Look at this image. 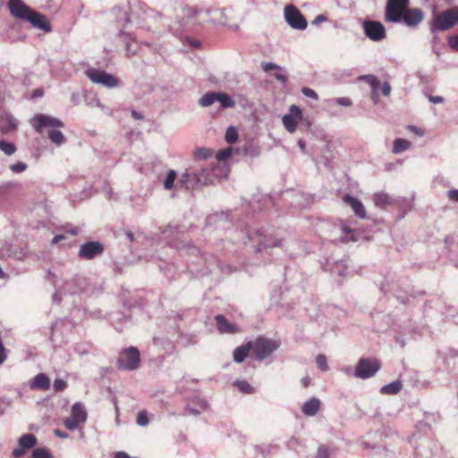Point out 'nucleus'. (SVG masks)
Listing matches in <instances>:
<instances>
[{
    "label": "nucleus",
    "instance_id": "nucleus-1",
    "mask_svg": "<svg viewBox=\"0 0 458 458\" xmlns=\"http://www.w3.org/2000/svg\"><path fill=\"white\" fill-rule=\"evenodd\" d=\"M31 125L38 133L47 131V136L50 141L57 146L62 145L65 141V137L59 130L64 126V123L55 117L47 114H36L31 119Z\"/></svg>",
    "mask_w": 458,
    "mask_h": 458
},
{
    "label": "nucleus",
    "instance_id": "nucleus-2",
    "mask_svg": "<svg viewBox=\"0 0 458 458\" xmlns=\"http://www.w3.org/2000/svg\"><path fill=\"white\" fill-rule=\"evenodd\" d=\"M140 356L136 347L131 346L123 350L116 361V367L121 370H134L140 366Z\"/></svg>",
    "mask_w": 458,
    "mask_h": 458
},
{
    "label": "nucleus",
    "instance_id": "nucleus-3",
    "mask_svg": "<svg viewBox=\"0 0 458 458\" xmlns=\"http://www.w3.org/2000/svg\"><path fill=\"white\" fill-rule=\"evenodd\" d=\"M458 23V6L441 12L435 16L432 30L445 31Z\"/></svg>",
    "mask_w": 458,
    "mask_h": 458
},
{
    "label": "nucleus",
    "instance_id": "nucleus-4",
    "mask_svg": "<svg viewBox=\"0 0 458 458\" xmlns=\"http://www.w3.org/2000/svg\"><path fill=\"white\" fill-rule=\"evenodd\" d=\"M279 342L264 336H259L252 342L253 352L259 360L270 356L278 347Z\"/></svg>",
    "mask_w": 458,
    "mask_h": 458
},
{
    "label": "nucleus",
    "instance_id": "nucleus-5",
    "mask_svg": "<svg viewBox=\"0 0 458 458\" xmlns=\"http://www.w3.org/2000/svg\"><path fill=\"white\" fill-rule=\"evenodd\" d=\"M409 6V0H387L385 21L398 23L402 21V15Z\"/></svg>",
    "mask_w": 458,
    "mask_h": 458
},
{
    "label": "nucleus",
    "instance_id": "nucleus-6",
    "mask_svg": "<svg viewBox=\"0 0 458 458\" xmlns=\"http://www.w3.org/2000/svg\"><path fill=\"white\" fill-rule=\"evenodd\" d=\"M381 368L380 361L376 359L362 358L355 368L354 375L356 377L366 379L373 377Z\"/></svg>",
    "mask_w": 458,
    "mask_h": 458
},
{
    "label": "nucleus",
    "instance_id": "nucleus-7",
    "mask_svg": "<svg viewBox=\"0 0 458 458\" xmlns=\"http://www.w3.org/2000/svg\"><path fill=\"white\" fill-rule=\"evenodd\" d=\"M284 17L286 22L295 30H305L308 22L302 13L294 5H286L284 8Z\"/></svg>",
    "mask_w": 458,
    "mask_h": 458
},
{
    "label": "nucleus",
    "instance_id": "nucleus-8",
    "mask_svg": "<svg viewBox=\"0 0 458 458\" xmlns=\"http://www.w3.org/2000/svg\"><path fill=\"white\" fill-rule=\"evenodd\" d=\"M86 75L92 82L101 84L106 88H114L119 84V81L112 74L98 69H89Z\"/></svg>",
    "mask_w": 458,
    "mask_h": 458
},
{
    "label": "nucleus",
    "instance_id": "nucleus-9",
    "mask_svg": "<svg viewBox=\"0 0 458 458\" xmlns=\"http://www.w3.org/2000/svg\"><path fill=\"white\" fill-rule=\"evenodd\" d=\"M365 35L373 41H381L386 37L383 24L376 21H365L363 22Z\"/></svg>",
    "mask_w": 458,
    "mask_h": 458
},
{
    "label": "nucleus",
    "instance_id": "nucleus-10",
    "mask_svg": "<svg viewBox=\"0 0 458 458\" xmlns=\"http://www.w3.org/2000/svg\"><path fill=\"white\" fill-rule=\"evenodd\" d=\"M301 116V110L297 106L292 105L290 106V113L283 116V124L289 132L293 133L296 131Z\"/></svg>",
    "mask_w": 458,
    "mask_h": 458
},
{
    "label": "nucleus",
    "instance_id": "nucleus-11",
    "mask_svg": "<svg viewBox=\"0 0 458 458\" xmlns=\"http://www.w3.org/2000/svg\"><path fill=\"white\" fill-rule=\"evenodd\" d=\"M424 19V13L420 8H409L402 15V21L411 28L417 27Z\"/></svg>",
    "mask_w": 458,
    "mask_h": 458
},
{
    "label": "nucleus",
    "instance_id": "nucleus-12",
    "mask_svg": "<svg viewBox=\"0 0 458 458\" xmlns=\"http://www.w3.org/2000/svg\"><path fill=\"white\" fill-rule=\"evenodd\" d=\"M103 251L104 247L100 242H88L81 247L79 256L82 259H91Z\"/></svg>",
    "mask_w": 458,
    "mask_h": 458
},
{
    "label": "nucleus",
    "instance_id": "nucleus-13",
    "mask_svg": "<svg viewBox=\"0 0 458 458\" xmlns=\"http://www.w3.org/2000/svg\"><path fill=\"white\" fill-rule=\"evenodd\" d=\"M25 21H28L34 27L41 29L44 31L48 32L51 30V25L49 21L47 20L46 16L32 9L30 11Z\"/></svg>",
    "mask_w": 458,
    "mask_h": 458
},
{
    "label": "nucleus",
    "instance_id": "nucleus-14",
    "mask_svg": "<svg viewBox=\"0 0 458 458\" xmlns=\"http://www.w3.org/2000/svg\"><path fill=\"white\" fill-rule=\"evenodd\" d=\"M8 7L11 14L17 19L25 20L31 8L21 0H9Z\"/></svg>",
    "mask_w": 458,
    "mask_h": 458
},
{
    "label": "nucleus",
    "instance_id": "nucleus-15",
    "mask_svg": "<svg viewBox=\"0 0 458 458\" xmlns=\"http://www.w3.org/2000/svg\"><path fill=\"white\" fill-rule=\"evenodd\" d=\"M217 330L220 334H237L240 332V328L235 325L230 323L224 315H216L215 317Z\"/></svg>",
    "mask_w": 458,
    "mask_h": 458
},
{
    "label": "nucleus",
    "instance_id": "nucleus-16",
    "mask_svg": "<svg viewBox=\"0 0 458 458\" xmlns=\"http://www.w3.org/2000/svg\"><path fill=\"white\" fill-rule=\"evenodd\" d=\"M343 199L346 204H348L352 208V209L359 218L365 219L367 217L365 207L358 199L347 194L344 197Z\"/></svg>",
    "mask_w": 458,
    "mask_h": 458
},
{
    "label": "nucleus",
    "instance_id": "nucleus-17",
    "mask_svg": "<svg viewBox=\"0 0 458 458\" xmlns=\"http://www.w3.org/2000/svg\"><path fill=\"white\" fill-rule=\"evenodd\" d=\"M207 408L208 403L206 401L195 397L187 403L185 410L189 414L197 415L207 410Z\"/></svg>",
    "mask_w": 458,
    "mask_h": 458
},
{
    "label": "nucleus",
    "instance_id": "nucleus-18",
    "mask_svg": "<svg viewBox=\"0 0 458 458\" xmlns=\"http://www.w3.org/2000/svg\"><path fill=\"white\" fill-rule=\"evenodd\" d=\"M252 349V341H249L245 344L237 347L233 353V360L236 363H242L249 356Z\"/></svg>",
    "mask_w": 458,
    "mask_h": 458
},
{
    "label": "nucleus",
    "instance_id": "nucleus-19",
    "mask_svg": "<svg viewBox=\"0 0 458 458\" xmlns=\"http://www.w3.org/2000/svg\"><path fill=\"white\" fill-rule=\"evenodd\" d=\"M373 201L380 208H386L394 204V199L388 193L383 191L376 192L373 195Z\"/></svg>",
    "mask_w": 458,
    "mask_h": 458
},
{
    "label": "nucleus",
    "instance_id": "nucleus-20",
    "mask_svg": "<svg viewBox=\"0 0 458 458\" xmlns=\"http://www.w3.org/2000/svg\"><path fill=\"white\" fill-rule=\"evenodd\" d=\"M50 387V380L44 373L38 374L30 383L31 389L47 390Z\"/></svg>",
    "mask_w": 458,
    "mask_h": 458
},
{
    "label": "nucleus",
    "instance_id": "nucleus-21",
    "mask_svg": "<svg viewBox=\"0 0 458 458\" xmlns=\"http://www.w3.org/2000/svg\"><path fill=\"white\" fill-rule=\"evenodd\" d=\"M321 402L318 398H311L302 405V412L307 416H314L320 409Z\"/></svg>",
    "mask_w": 458,
    "mask_h": 458
},
{
    "label": "nucleus",
    "instance_id": "nucleus-22",
    "mask_svg": "<svg viewBox=\"0 0 458 458\" xmlns=\"http://www.w3.org/2000/svg\"><path fill=\"white\" fill-rule=\"evenodd\" d=\"M79 423H83L87 420V411L81 403H76L72 407V414Z\"/></svg>",
    "mask_w": 458,
    "mask_h": 458
},
{
    "label": "nucleus",
    "instance_id": "nucleus-23",
    "mask_svg": "<svg viewBox=\"0 0 458 458\" xmlns=\"http://www.w3.org/2000/svg\"><path fill=\"white\" fill-rule=\"evenodd\" d=\"M402 387V382L396 380L382 386L380 389V393L383 394H396L401 391Z\"/></svg>",
    "mask_w": 458,
    "mask_h": 458
},
{
    "label": "nucleus",
    "instance_id": "nucleus-24",
    "mask_svg": "<svg viewBox=\"0 0 458 458\" xmlns=\"http://www.w3.org/2000/svg\"><path fill=\"white\" fill-rule=\"evenodd\" d=\"M193 180H196L198 182L200 181V179L197 177V174H191L189 173H184L181 176V178L178 182V185L182 189H189L191 187Z\"/></svg>",
    "mask_w": 458,
    "mask_h": 458
},
{
    "label": "nucleus",
    "instance_id": "nucleus-25",
    "mask_svg": "<svg viewBox=\"0 0 458 458\" xmlns=\"http://www.w3.org/2000/svg\"><path fill=\"white\" fill-rule=\"evenodd\" d=\"M36 444L37 438L32 434H25L19 438V445L24 449L32 448L36 445Z\"/></svg>",
    "mask_w": 458,
    "mask_h": 458
},
{
    "label": "nucleus",
    "instance_id": "nucleus-26",
    "mask_svg": "<svg viewBox=\"0 0 458 458\" xmlns=\"http://www.w3.org/2000/svg\"><path fill=\"white\" fill-rule=\"evenodd\" d=\"M411 143L409 140L398 138V139L394 140V141L393 152L394 154L402 153V152L409 149L411 148Z\"/></svg>",
    "mask_w": 458,
    "mask_h": 458
},
{
    "label": "nucleus",
    "instance_id": "nucleus-27",
    "mask_svg": "<svg viewBox=\"0 0 458 458\" xmlns=\"http://www.w3.org/2000/svg\"><path fill=\"white\" fill-rule=\"evenodd\" d=\"M3 125L1 131L3 133H8L17 127V121L11 115H6L3 120Z\"/></svg>",
    "mask_w": 458,
    "mask_h": 458
},
{
    "label": "nucleus",
    "instance_id": "nucleus-28",
    "mask_svg": "<svg viewBox=\"0 0 458 458\" xmlns=\"http://www.w3.org/2000/svg\"><path fill=\"white\" fill-rule=\"evenodd\" d=\"M216 99H217V93L208 92L199 99V103L202 106H209L213 103H215L216 101Z\"/></svg>",
    "mask_w": 458,
    "mask_h": 458
},
{
    "label": "nucleus",
    "instance_id": "nucleus-29",
    "mask_svg": "<svg viewBox=\"0 0 458 458\" xmlns=\"http://www.w3.org/2000/svg\"><path fill=\"white\" fill-rule=\"evenodd\" d=\"M224 108L233 107L234 106V101L225 93H217V99Z\"/></svg>",
    "mask_w": 458,
    "mask_h": 458
},
{
    "label": "nucleus",
    "instance_id": "nucleus-30",
    "mask_svg": "<svg viewBox=\"0 0 458 458\" xmlns=\"http://www.w3.org/2000/svg\"><path fill=\"white\" fill-rule=\"evenodd\" d=\"M176 177V172L174 170H169L164 181V188L168 191L172 190L174 187Z\"/></svg>",
    "mask_w": 458,
    "mask_h": 458
},
{
    "label": "nucleus",
    "instance_id": "nucleus-31",
    "mask_svg": "<svg viewBox=\"0 0 458 458\" xmlns=\"http://www.w3.org/2000/svg\"><path fill=\"white\" fill-rule=\"evenodd\" d=\"M16 146L5 140H0V150L3 151L5 155L11 156L16 152Z\"/></svg>",
    "mask_w": 458,
    "mask_h": 458
},
{
    "label": "nucleus",
    "instance_id": "nucleus-32",
    "mask_svg": "<svg viewBox=\"0 0 458 458\" xmlns=\"http://www.w3.org/2000/svg\"><path fill=\"white\" fill-rule=\"evenodd\" d=\"M233 385L243 394H252L254 392V388L245 380H237Z\"/></svg>",
    "mask_w": 458,
    "mask_h": 458
},
{
    "label": "nucleus",
    "instance_id": "nucleus-33",
    "mask_svg": "<svg viewBox=\"0 0 458 458\" xmlns=\"http://www.w3.org/2000/svg\"><path fill=\"white\" fill-rule=\"evenodd\" d=\"M343 235L341 237V241L344 242H347L349 241H356L353 231L348 227L346 225H343L341 227Z\"/></svg>",
    "mask_w": 458,
    "mask_h": 458
},
{
    "label": "nucleus",
    "instance_id": "nucleus-34",
    "mask_svg": "<svg viewBox=\"0 0 458 458\" xmlns=\"http://www.w3.org/2000/svg\"><path fill=\"white\" fill-rule=\"evenodd\" d=\"M213 154V151L208 148H199L194 151L195 159H208Z\"/></svg>",
    "mask_w": 458,
    "mask_h": 458
},
{
    "label": "nucleus",
    "instance_id": "nucleus-35",
    "mask_svg": "<svg viewBox=\"0 0 458 458\" xmlns=\"http://www.w3.org/2000/svg\"><path fill=\"white\" fill-rule=\"evenodd\" d=\"M237 140H238L237 130L234 127H232V126L229 127L225 132V140L230 144H233V143L236 142Z\"/></svg>",
    "mask_w": 458,
    "mask_h": 458
},
{
    "label": "nucleus",
    "instance_id": "nucleus-36",
    "mask_svg": "<svg viewBox=\"0 0 458 458\" xmlns=\"http://www.w3.org/2000/svg\"><path fill=\"white\" fill-rule=\"evenodd\" d=\"M233 154L232 148H226L217 152L216 159L218 161H226Z\"/></svg>",
    "mask_w": 458,
    "mask_h": 458
},
{
    "label": "nucleus",
    "instance_id": "nucleus-37",
    "mask_svg": "<svg viewBox=\"0 0 458 458\" xmlns=\"http://www.w3.org/2000/svg\"><path fill=\"white\" fill-rule=\"evenodd\" d=\"M32 458H51V454L46 448H36L32 452Z\"/></svg>",
    "mask_w": 458,
    "mask_h": 458
},
{
    "label": "nucleus",
    "instance_id": "nucleus-38",
    "mask_svg": "<svg viewBox=\"0 0 458 458\" xmlns=\"http://www.w3.org/2000/svg\"><path fill=\"white\" fill-rule=\"evenodd\" d=\"M316 363L317 366L322 370V371H327L328 366H327V357L324 354H319L316 358Z\"/></svg>",
    "mask_w": 458,
    "mask_h": 458
},
{
    "label": "nucleus",
    "instance_id": "nucleus-39",
    "mask_svg": "<svg viewBox=\"0 0 458 458\" xmlns=\"http://www.w3.org/2000/svg\"><path fill=\"white\" fill-rule=\"evenodd\" d=\"M80 424L81 423H79L72 416L66 418L64 420V425L70 430L76 429Z\"/></svg>",
    "mask_w": 458,
    "mask_h": 458
},
{
    "label": "nucleus",
    "instance_id": "nucleus-40",
    "mask_svg": "<svg viewBox=\"0 0 458 458\" xmlns=\"http://www.w3.org/2000/svg\"><path fill=\"white\" fill-rule=\"evenodd\" d=\"M148 417L146 411H141L137 415V424L140 426H147L148 424Z\"/></svg>",
    "mask_w": 458,
    "mask_h": 458
},
{
    "label": "nucleus",
    "instance_id": "nucleus-41",
    "mask_svg": "<svg viewBox=\"0 0 458 458\" xmlns=\"http://www.w3.org/2000/svg\"><path fill=\"white\" fill-rule=\"evenodd\" d=\"M265 248H273V247H281L282 246V239L270 237L267 239L265 243Z\"/></svg>",
    "mask_w": 458,
    "mask_h": 458
},
{
    "label": "nucleus",
    "instance_id": "nucleus-42",
    "mask_svg": "<svg viewBox=\"0 0 458 458\" xmlns=\"http://www.w3.org/2000/svg\"><path fill=\"white\" fill-rule=\"evenodd\" d=\"M28 165L23 162H17L10 166L13 173H21L27 169Z\"/></svg>",
    "mask_w": 458,
    "mask_h": 458
},
{
    "label": "nucleus",
    "instance_id": "nucleus-43",
    "mask_svg": "<svg viewBox=\"0 0 458 458\" xmlns=\"http://www.w3.org/2000/svg\"><path fill=\"white\" fill-rule=\"evenodd\" d=\"M67 387V383L61 378H56L54 381V388L55 391H62L64 390Z\"/></svg>",
    "mask_w": 458,
    "mask_h": 458
},
{
    "label": "nucleus",
    "instance_id": "nucleus-44",
    "mask_svg": "<svg viewBox=\"0 0 458 458\" xmlns=\"http://www.w3.org/2000/svg\"><path fill=\"white\" fill-rule=\"evenodd\" d=\"M330 450L326 446H320L318 450L316 458H329Z\"/></svg>",
    "mask_w": 458,
    "mask_h": 458
},
{
    "label": "nucleus",
    "instance_id": "nucleus-45",
    "mask_svg": "<svg viewBox=\"0 0 458 458\" xmlns=\"http://www.w3.org/2000/svg\"><path fill=\"white\" fill-rule=\"evenodd\" d=\"M301 92L308 98H313L315 100L318 99V94L310 88H302Z\"/></svg>",
    "mask_w": 458,
    "mask_h": 458
},
{
    "label": "nucleus",
    "instance_id": "nucleus-46",
    "mask_svg": "<svg viewBox=\"0 0 458 458\" xmlns=\"http://www.w3.org/2000/svg\"><path fill=\"white\" fill-rule=\"evenodd\" d=\"M262 68L265 72H269L271 70H280V67L273 63H263Z\"/></svg>",
    "mask_w": 458,
    "mask_h": 458
},
{
    "label": "nucleus",
    "instance_id": "nucleus-47",
    "mask_svg": "<svg viewBox=\"0 0 458 458\" xmlns=\"http://www.w3.org/2000/svg\"><path fill=\"white\" fill-rule=\"evenodd\" d=\"M335 102L344 106H349L352 104V101L348 98H336Z\"/></svg>",
    "mask_w": 458,
    "mask_h": 458
},
{
    "label": "nucleus",
    "instance_id": "nucleus-48",
    "mask_svg": "<svg viewBox=\"0 0 458 458\" xmlns=\"http://www.w3.org/2000/svg\"><path fill=\"white\" fill-rule=\"evenodd\" d=\"M447 196L450 200L458 201V190L453 189L448 191Z\"/></svg>",
    "mask_w": 458,
    "mask_h": 458
},
{
    "label": "nucleus",
    "instance_id": "nucleus-49",
    "mask_svg": "<svg viewBox=\"0 0 458 458\" xmlns=\"http://www.w3.org/2000/svg\"><path fill=\"white\" fill-rule=\"evenodd\" d=\"M449 46L451 48L458 50V35L450 38Z\"/></svg>",
    "mask_w": 458,
    "mask_h": 458
},
{
    "label": "nucleus",
    "instance_id": "nucleus-50",
    "mask_svg": "<svg viewBox=\"0 0 458 458\" xmlns=\"http://www.w3.org/2000/svg\"><path fill=\"white\" fill-rule=\"evenodd\" d=\"M23 454H24V448H22L20 445H19L18 448H15V449L13 450V456L14 458H19V457H21Z\"/></svg>",
    "mask_w": 458,
    "mask_h": 458
},
{
    "label": "nucleus",
    "instance_id": "nucleus-51",
    "mask_svg": "<svg viewBox=\"0 0 458 458\" xmlns=\"http://www.w3.org/2000/svg\"><path fill=\"white\" fill-rule=\"evenodd\" d=\"M382 94L384 96H389L390 92H391V86L388 82H385L382 86Z\"/></svg>",
    "mask_w": 458,
    "mask_h": 458
},
{
    "label": "nucleus",
    "instance_id": "nucleus-52",
    "mask_svg": "<svg viewBox=\"0 0 458 458\" xmlns=\"http://www.w3.org/2000/svg\"><path fill=\"white\" fill-rule=\"evenodd\" d=\"M408 129L419 136H422L424 134V131L422 129L417 128L415 126L411 125L408 127Z\"/></svg>",
    "mask_w": 458,
    "mask_h": 458
},
{
    "label": "nucleus",
    "instance_id": "nucleus-53",
    "mask_svg": "<svg viewBox=\"0 0 458 458\" xmlns=\"http://www.w3.org/2000/svg\"><path fill=\"white\" fill-rule=\"evenodd\" d=\"M429 101L434 103V104H439V103H442L444 101V98L440 96H430L429 97Z\"/></svg>",
    "mask_w": 458,
    "mask_h": 458
},
{
    "label": "nucleus",
    "instance_id": "nucleus-54",
    "mask_svg": "<svg viewBox=\"0 0 458 458\" xmlns=\"http://www.w3.org/2000/svg\"><path fill=\"white\" fill-rule=\"evenodd\" d=\"M65 239V236L64 234H57L55 235L53 240H52V244H55V243H58L59 242H61L62 240Z\"/></svg>",
    "mask_w": 458,
    "mask_h": 458
},
{
    "label": "nucleus",
    "instance_id": "nucleus-55",
    "mask_svg": "<svg viewBox=\"0 0 458 458\" xmlns=\"http://www.w3.org/2000/svg\"><path fill=\"white\" fill-rule=\"evenodd\" d=\"M275 78H276L277 81H282V82H285V81H286V80H287L286 75H284V74H283V73H280V72L276 73V74H275Z\"/></svg>",
    "mask_w": 458,
    "mask_h": 458
},
{
    "label": "nucleus",
    "instance_id": "nucleus-56",
    "mask_svg": "<svg viewBox=\"0 0 458 458\" xmlns=\"http://www.w3.org/2000/svg\"><path fill=\"white\" fill-rule=\"evenodd\" d=\"M114 458H131V456L124 452H117Z\"/></svg>",
    "mask_w": 458,
    "mask_h": 458
},
{
    "label": "nucleus",
    "instance_id": "nucleus-57",
    "mask_svg": "<svg viewBox=\"0 0 458 458\" xmlns=\"http://www.w3.org/2000/svg\"><path fill=\"white\" fill-rule=\"evenodd\" d=\"M131 115L134 119H137V120H141L143 119V116L141 114L138 113L137 111L135 110H132L131 112Z\"/></svg>",
    "mask_w": 458,
    "mask_h": 458
},
{
    "label": "nucleus",
    "instance_id": "nucleus-58",
    "mask_svg": "<svg viewBox=\"0 0 458 458\" xmlns=\"http://www.w3.org/2000/svg\"><path fill=\"white\" fill-rule=\"evenodd\" d=\"M55 436H57V437H63V438L67 437V434L63 433V432H62L61 430H59V429H55Z\"/></svg>",
    "mask_w": 458,
    "mask_h": 458
},
{
    "label": "nucleus",
    "instance_id": "nucleus-59",
    "mask_svg": "<svg viewBox=\"0 0 458 458\" xmlns=\"http://www.w3.org/2000/svg\"><path fill=\"white\" fill-rule=\"evenodd\" d=\"M34 97H41L43 96V90L42 89H36L33 93Z\"/></svg>",
    "mask_w": 458,
    "mask_h": 458
},
{
    "label": "nucleus",
    "instance_id": "nucleus-60",
    "mask_svg": "<svg viewBox=\"0 0 458 458\" xmlns=\"http://www.w3.org/2000/svg\"><path fill=\"white\" fill-rule=\"evenodd\" d=\"M67 232L69 233H71L72 235H77L79 233L77 228H72V229L68 230Z\"/></svg>",
    "mask_w": 458,
    "mask_h": 458
},
{
    "label": "nucleus",
    "instance_id": "nucleus-61",
    "mask_svg": "<svg viewBox=\"0 0 458 458\" xmlns=\"http://www.w3.org/2000/svg\"><path fill=\"white\" fill-rule=\"evenodd\" d=\"M326 18L323 16V15H318L316 17V19L314 20V22H319V21H325Z\"/></svg>",
    "mask_w": 458,
    "mask_h": 458
},
{
    "label": "nucleus",
    "instance_id": "nucleus-62",
    "mask_svg": "<svg viewBox=\"0 0 458 458\" xmlns=\"http://www.w3.org/2000/svg\"><path fill=\"white\" fill-rule=\"evenodd\" d=\"M302 384H303L304 387H307L309 386V384H310V378L309 377H304L302 379Z\"/></svg>",
    "mask_w": 458,
    "mask_h": 458
},
{
    "label": "nucleus",
    "instance_id": "nucleus-63",
    "mask_svg": "<svg viewBox=\"0 0 458 458\" xmlns=\"http://www.w3.org/2000/svg\"><path fill=\"white\" fill-rule=\"evenodd\" d=\"M378 84H379V82L376 79H374L372 83H371L373 89H376L378 86Z\"/></svg>",
    "mask_w": 458,
    "mask_h": 458
},
{
    "label": "nucleus",
    "instance_id": "nucleus-64",
    "mask_svg": "<svg viewBox=\"0 0 458 458\" xmlns=\"http://www.w3.org/2000/svg\"><path fill=\"white\" fill-rule=\"evenodd\" d=\"M299 146L301 148V150H304L305 148V142L303 140L299 141Z\"/></svg>",
    "mask_w": 458,
    "mask_h": 458
}]
</instances>
